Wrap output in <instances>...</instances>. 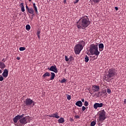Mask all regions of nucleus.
Masks as SVG:
<instances>
[{
    "mask_svg": "<svg viewBox=\"0 0 126 126\" xmlns=\"http://www.w3.org/2000/svg\"><path fill=\"white\" fill-rule=\"evenodd\" d=\"M67 100H70L71 99V96L69 94H66Z\"/></svg>",
    "mask_w": 126,
    "mask_h": 126,
    "instance_id": "obj_30",
    "label": "nucleus"
},
{
    "mask_svg": "<svg viewBox=\"0 0 126 126\" xmlns=\"http://www.w3.org/2000/svg\"><path fill=\"white\" fill-rule=\"evenodd\" d=\"M89 52L92 56L95 55L98 57L100 55V52L98 50V45L96 44H92L90 46Z\"/></svg>",
    "mask_w": 126,
    "mask_h": 126,
    "instance_id": "obj_2",
    "label": "nucleus"
},
{
    "mask_svg": "<svg viewBox=\"0 0 126 126\" xmlns=\"http://www.w3.org/2000/svg\"><path fill=\"white\" fill-rule=\"evenodd\" d=\"M28 12H29V13H30L31 14H33V15H35V14L34 13L35 11H34V9H33V8H30L28 10Z\"/></svg>",
    "mask_w": 126,
    "mask_h": 126,
    "instance_id": "obj_15",
    "label": "nucleus"
},
{
    "mask_svg": "<svg viewBox=\"0 0 126 126\" xmlns=\"http://www.w3.org/2000/svg\"><path fill=\"white\" fill-rule=\"evenodd\" d=\"M24 104L26 105V106H27L28 107H30L31 105H32V106H34L35 105V103H34V101L33 100L31 99V98H27L25 101H24Z\"/></svg>",
    "mask_w": 126,
    "mask_h": 126,
    "instance_id": "obj_6",
    "label": "nucleus"
},
{
    "mask_svg": "<svg viewBox=\"0 0 126 126\" xmlns=\"http://www.w3.org/2000/svg\"><path fill=\"white\" fill-rule=\"evenodd\" d=\"M82 110L83 111H84L85 110H86V107H85V106H82Z\"/></svg>",
    "mask_w": 126,
    "mask_h": 126,
    "instance_id": "obj_36",
    "label": "nucleus"
},
{
    "mask_svg": "<svg viewBox=\"0 0 126 126\" xmlns=\"http://www.w3.org/2000/svg\"><path fill=\"white\" fill-rule=\"evenodd\" d=\"M2 75L3 77H5V78H6V77L8 76V70H7V69H4L3 72L2 73Z\"/></svg>",
    "mask_w": 126,
    "mask_h": 126,
    "instance_id": "obj_12",
    "label": "nucleus"
},
{
    "mask_svg": "<svg viewBox=\"0 0 126 126\" xmlns=\"http://www.w3.org/2000/svg\"><path fill=\"white\" fill-rule=\"evenodd\" d=\"M51 75L50 80H54V79H55V77L56 76V74H55L54 72H51Z\"/></svg>",
    "mask_w": 126,
    "mask_h": 126,
    "instance_id": "obj_22",
    "label": "nucleus"
},
{
    "mask_svg": "<svg viewBox=\"0 0 126 126\" xmlns=\"http://www.w3.org/2000/svg\"><path fill=\"white\" fill-rule=\"evenodd\" d=\"M66 81V79H63L61 81V83H64Z\"/></svg>",
    "mask_w": 126,
    "mask_h": 126,
    "instance_id": "obj_32",
    "label": "nucleus"
},
{
    "mask_svg": "<svg viewBox=\"0 0 126 126\" xmlns=\"http://www.w3.org/2000/svg\"><path fill=\"white\" fill-rule=\"evenodd\" d=\"M30 121H31V117L26 116L23 118H21L19 122L21 125H26V124L30 123Z\"/></svg>",
    "mask_w": 126,
    "mask_h": 126,
    "instance_id": "obj_5",
    "label": "nucleus"
},
{
    "mask_svg": "<svg viewBox=\"0 0 126 126\" xmlns=\"http://www.w3.org/2000/svg\"><path fill=\"white\" fill-rule=\"evenodd\" d=\"M19 118L20 119H22L23 117H24V114H22V115H18Z\"/></svg>",
    "mask_w": 126,
    "mask_h": 126,
    "instance_id": "obj_33",
    "label": "nucleus"
},
{
    "mask_svg": "<svg viewBox=\"0 0 126 126\" xmlns=\"http://www.w3.org/2000/svg\"><path fill=\"white\" fill-rule=\"evenodd\" d=\"M48 69L50 71H53L55 73H58V68H57V66L56 65L51 66L50 68H48Z\"/></svg>",
    "mask_w": 126,
    "mask_h": 126,
    "instance_id": "obj_8",
    "label": "nucleus"
},
{
    "mask_svg": "<svg viewBox=\"0 0 126 126\" xmlns=\"http://www.w3.org/2000/svg\"><path fill=\"white\" fill-rule=\"evenodd\" d=\"M107 92L108 94H111V90L110 89H107Z\"/></svg>",
    "mask_w": 126,
    "mask_h": 126,
    "instance_id": "obj_35",
    "label": "nucleus"
},
{
    "mask_svg": "<svg viewBox=\"0 0 126 126\" xmlns=\"http://www.w3.org/2000/svg\"><path fill=\"white\" fill-rule=\"evenodd\" d=\"M115 10H118V9H119V8H118V7H115Z\"/></svg>",
    "mask_w": 126,
    "mask_h": 126,
    "instance_id": "obj_43",
    "label": "nucleus"
},
{
    "mask_svg": "<svg viewBox=\"0 0 126 126\" xmlns=\"http://www.w3.org/2000/svg\"><path fill=\"white\" fill-rule=\"evenodd\" d=\"M19 120H20V118L19 117L18 115L16 116L15 117L13 118V122L14 123H16L18 122Z\"/></svg>",
    "mask_w": 126,
    "mask_h": 126,
    "instance_id": "obj_19",
    "label": "nucleus"
},
{
    "mask_svg": "<svg viewBox=\"0 0 126 126\" xmlns=\"http://www.w3.org/2000/svg\"><path fill=\"white\" fill-rule=\"evenodd\" d=\"M90 25V21L87 16H83L77 22V27L79 29H86Z\"/></svg>",
    "mask_w": 126,
    "mask_h": 126,
    "instance_id": "obj_1",
    "label": "nucleus"
},
{
    "mask_svg": "<svg viewBox=\"0 0 126 126\" xmlns=\"http://www.w3.org/2000/svg\"><path fill=\"white\" fill-rule=\"evenodd\" d=\"M95 125H96V121H93L91 123V126H95Z\"/></svg>",
    "mask_w": 126,
    "mask_h": 126,
    "instance_id": "obj_27",
    "label": "nucleus"
},
{
    "mask_svg": "<svg viewBox=\"0 0 126 126\" xmlns=\"http://www.w3.org/2000/svg\"><path fill=\"white\" fill-rule=\"evenodd\" d=\"M124 104H126V99H124Z\"/></svg>",
    "mask_w": 126,
    "mask_h": 126,
    "instance_id": "obj_44",
    "label": "nucleus"
},
{
    "mask_svg": "<svg viewBox=\"0 0 126 126\" xmlns=\"http://www.w3.org/2000/svg\"><path fill=\"white\" fill-rule=\"evenodd\" d=\"M82 50H83V47H81V46H80L78 44H76L74 46V51L75 55H79V54H80V52L82 51Z\"/></svg>",
    "mask_w": 126,
    "mask_h": 126,
    "instance_id": "obj_7",
    "label": "nucleus"
},
{
    "mask_svg": "<svg viewBox=\"0 0 126 126\" xmlns=\"http://www.w3.org/2000/svg\"><path fill=\"white\" fill-rule=\"evenodd\" d=\"M65 61L66 62H68V61H69V58H67V56H65Z\"/></svg>",
    "mask_w": 126,
    "mask_h": 126,
    "instance_id": "obj_34",
    "label": "nucleus"
},
{
    "mask_svg": "<svg viewBox=\"0 0 126 126\" xmlns=\"http://www.w3.org/2000/svg\"><path fill=\"white\" fill-rule=\"evenodd\" d=\"M92 88L94 91V92H97V91H99V90H100V88L98 86L94 85L93 86Z\"/></svg>",
    "mask_w": 126,
    "mask_h": 126,
    "instance_id": "obj_13",
    "label": "nucleus"
},
{
    "mask_svg": "<svg viewBox=\"0 0 126 126\" xmlns=\"http://www.w3.org/2000/svg\"><path fill=\"white\" fill-rule=\"evenodd\" d=\"M26 30H27L28 31H29V30H30V29H31V27L30 26V25H27L26 26Z\"/></svg>",
    "mask_w": 126,
    "mask_h": 126,
    "instance_id": "obj_26",
    "label": "nucleus"
},
{
    "mask_svg": "<svg viewBox=\"0 0 126 126\" xmlns=\"http://www.w3.org/2000/svg\"><path fill=\"white\" fill-rule=\"evenodd\" d=\"M85 63H88V62H89V57H88V56L87 55L85 56Z\"/></svg>",
    "mask_w": 126,
    "mask_h": 126,
    "instance_id": "obj_25",
    "label": "nucleus"
},
{
    "mask_svg": "<svg viewBox=\"0 0 126 126\" xmlns=\"http://www.w3.org/2000/svg\"><path fill=\"white\" fill-rule=\"evenodd\" d=\"M63 2L64 3H66V0H64Z\"/></svg>",
    "mask_w": 126,
    "mask_h": 126,
    "instance_id": "obj_46",
    "label": "nucleus"
},
{
    "mask_svg": "<svg viewBox=\"0 0 126 126\" xmlns=\"http://www.w3.org/2000/svg\"><path fill=\"white\" fill-rule=\"evenodd\" d=\"M59 124H63L64 123V118H61L58 120Z\"/></svg>",
    "mask_w": 126,
    "mask_h": 126,
    "instance_id": "obj_21",
    "label": "nucleus"
},
{
    "mask_svg": "<svg viewBox=\"0 0 126 126\" xmlns=\"http://www.w3.org/2000/svg\"><path fill=\"white\" fill-rule=\"evenodd\" d=\"M81 101H82V102H84V98L82 99Z\"/></svg>",
    "mask_w": 126,
    "mask_h": 126,
    "instance_id": "obj_48",
    "label": "nucleus"
},
{
    "mask_svg": "<svg viewBox=\"0 0 126 126\" xmlns=\"http://www.w3.org/2000/svg\"><path fill=\"white\" fill-rule=\"evenodd\" d=\"M5 62H6V60L5 59H3L2 60V63H5Z\"/></svg>",
    "mask_w": 126,
    "mask_h": 126,
    "instance_id": "obj_39",
    "label": "nucleus"
},
{
    "mask_svg": "<svg viewBox=\"0 0 126 126\" xmlns=\"http://www.w3.org/2000/svg\"><path fill=\"white\" fill-rule=\"evenodd\" d=\"M79 118H80V117H79V116L77 115L75 116V119H79Z\"/></svg>",
    "mask_w": 126,
    "mask_h": 126,
    "instance_id": "obj_41",
    "label": "nucleus"
},
{
    "mask_svg": "<svg viewBox=\"0 0 126 126\" xmlns=\"http://www.w3.org/2000/svg\"><path fill=\"white\" fill-rule=\"evenodd\" d=\"M50 75H51V74H50V73L49 72H46L43 75L42 77L43 78H46V77H50Z\"/></svg>",
    "mask_w": 126,
    "mask_h": 126,
    "instance_id": "obj_17",
    "label": "nucleus"
},
{
    "mask_svg": "<svg viewBox=\"0 0 126 126\" xmlns=\"http://www.w3.org/2000/svg\"><path fill=\"white\" fill-rule=\"evenodd\" d=\"M98 116L99 122L102 123L103 121H105L106 119V111L104 110L100 111L98 113Z\"/></svg>",
    "mask_w": 126,
    "mask_h": 126,
    "instance_id": "obj_4",
    "label": "nucleus"
},
{
    "mask_svg": "<svg viewBox=\"0 0 126 126\" xmlns=\"http://www.w3.org/2000/svg\"><path fill=\"white\" fill-rule=\"evenodd\" d=\"M1 72H2V71H1V70L0 69V73H1Z\"/></svg>",
    "mask_w": 126,
    "mask_h": 126,
    "instance_id": "obj_49",
    "label": "nucleus"
},
{
    "mask_svg": "<svg viewBox=\"0 0 126 126\" xmlns=\"http://www.w3.org/2000/svg\"><path fill=\"white\" fill-rule=\"evenodd\" d=\"M32 0H29V1H31Z\"/></svg>",
    "mask_w": 126,
    "mask_h": 126,
    "instance_id": "obj_50",
    "label": "nucleus"
},
{
    "mask_svg": "<svg viewBox=\"0 0 126 126\" xmlns=\"http://www.w3.org/2000/svg\"><path fill=\"white\" fill-rule=\"evenodd\" d=\"M71 121H72V119L71 118Z\"/></svg>",
    "mask_w": 126,
    "mask_h": 126,
    "instance_id": "obj_51",
    "label": "nucleus"
},
{
    "mask_svg": "<svg viewBox=\"0 0 126 126\" xmlns=\"http://www.w3.org/2000/svg\"><path fill=\"white\" fill-rule=\"evenodd\" d=\"M19 50L21 51H25V50H26V48L23 47H21L19 48Z\"/></svg>",
    "mask_w": 126,
    "mask_h": 126,
    "instance_id": "obj_28",
    "label": "nucleus"
},
{
    "mask_svg": "<svg viewBox=\"0 0 126 126\" xmlns=\"http://www.w3.org/2000/svg\"><path fill=\"white\" fill-rule=\"evenodd\" d=\"M58 115H59V113H58V112H56L50 115H47V117H50V118H55L56 119H60V116Z\"/></svg>",
    "mask_w": 126,
    "mask_h": 126,
    "instance_id": "obj_10",
    "label": "nucleus"
},
{
    "mask_svg": "<svg viewBox=\"0 0 126 126\" xmlns=\"http://www.w3.org/2000/svg\"><path fill=\"white\" fill-rule=\"evenodd\" d=\"M6 67V65L5 64H4V63H3V62H0V68H1V69H4V68H5Z\"/></svg>",
    "mask_w": 126,
    "mask_h": 126,
    "instance_id": "obj_16",
    "label": "nucleus"
},
{
    "mask_svg": "<svg viewBox=\"0 0 126 126\" xmlns=\"http://www.w3.org/2000/svg\"><path fill=\"white\" fill-rule=\"evenodd\" d=\"M74 60V59L73 58V57L71 55L70 56L69 60H70V61L71 62V61H73Z\"/></svg>",
    "mask_w": 126,
    "mask_h": 126,
    "instance_id": "obj_29",
    "label": "nucleus"
},
{
    "mask_svg": "<svg viewBox=\"0 0 126 126\" xmlns=\"http://www.w3.org/2000/svg\"><path fill=\"white\" fill-rule=\"evenodd\" d=\"M20 5L21 6V11L22 12H24L25 11V7H24V3H21Z\"/></svg>",
    "mask_w": 126,
    "mask_h": 126,
    "instance_id": "obj_20",
    "label": "nucleus"
},
{
    "mask_svg": "<svg viewBox=\"0 0 126 126\" xmlns=\"http://www.w3.org/2000/svg\"><path fill=\"white\" fill-rule=\"evenodd\" d=\"M118 73H117V70L116 69L114 68H110L108 71V74L106 75V78L107 79H110L113 76H115V75H117Z\"/></svg>",
    "mask_w": 126,
    "mask_h": 126,
    "instance_id": "obj_3",
    "label": "nucleus"
},
{
    "mask_svg": "<svg viewBox=\"0 0 126 126\" xmlns=\"http://www.w3.org/2000/svg\"><path fill=\"white\" fill-rule=\"evenodd\" d=\"M84 105L85 107H88V102H87V101H85Z\"/></svg>",
    "mask_w": 126,
    "mask_h": 126,
    "instance_id": "obj_31",
    "label": "nucleus"
},
{
    "mask_svg": "<svg viewBox=\"0 0 126 126\" xmlns=\"http://www.w3.org/2000/svg\"><path fill=\"white\" fill-rule=\"evenodd\" d=\"M78 1H79V0H76L74 1V3H77V2H78Z\"/></svg>",
    "mask_w": 126,
    "mask_h": 126,
    "instance_id": "obj_40",
    "label": "nucleus"
},
{
    "mask_svg": "<svg viewBox=\"0 0 126 126\" xmlns=\"http://www.w3.org/2000/svg\"><path fill=\"white\" fill-rule=\"evenodd\" d=\"M26 9H27V11H28L29 10V9L30 8H29V7H28V6L27 5V4H26Z\"/></svg>",
    "mask_w": 126,
    "mask_h": 126,
    "instance_id": "obj_38",
    "label": "nucleus"
},
{
    "mask_svg": "<svg viewBox=\"0 0 126 126\" xmlns=\"http://www.w3.org/2000/svg\"><path fill=\"white\" fill-rule=\"evenodd\" d=\"M75 105L77 106V107H82V102L79 100L76 102Z\"/></svg>",
    "mask_w": 126,
    "mask_h": 126,
    "instance_id": "obj_18",
    "label": "nucleus"
},
{
    "mask_svg": "<svg viewBox=\"0 0 126 126\" xmlns=\"http://www.w3.org/2000/svg\"><path fill=\"white\" fill-rule=\"evenodd\" d=\"M33 8L35 13H38V9H37V6H36V4L35 3H33Z\"/></svg>",
    "mask_w": 126,
    "mask_h": 126,
    "instance_id": "obj_23",
    "label": "nucleus"
},
{
    "mask_svg": "<svg viewBox=\"0 0 126 126\" xmlns=\"http://www.w3.org/2000/svg\"><path fill=\"white\" fill-rule=\"evenodd\" d=\"M17 60L18 61H20V58L17 57Z\"/></svg>",
    "mask_w": 126,
    "mask_h": 126,
    "instance_id": "obj_45",
    "label": "nucleus"
},
{
    "mask_svg": "<svg viewBox=\"0 0 126 126\" xmlns=\"http://www.w3.org/2000/svg\"><path fill=\"white\" fill-rule=\"evenodd\" d=\"M3 80V77L2 76H0V81H2Z\"/></svg>",
    "mask_w": 126,
    "mask_h": 126,
    "instance_id": "obj_37",
    "label": "nucleus"
},
{
    "mask_svg": "<svg viewBox=\"0 0 126 126\" xmlns=\"http://www.w3.org/2000/svg\"><path fill=\"white\" fill-rule=\"evenodd\" d=\"M86 44V43L85 42V40H80V41H79L78 44H77V45L83 48H84V46H85Z\"/></svg>",
    "mask_w": 126,
    "mask_h": 126,
    "instance_id": "obj_11",
    "label": "nucleus"
},
{
    "mask_svg": "<svg viewBox=\"0 0 126 126\" xmlns=\"http://www.w3.org/2000/svg\"><path fill=\"white\" fill-rule=\"evenodd\" d=\"M40 33H41V32L38 31V32H37L36 34H37V35H40Z\"/></svg>",
    "mask_w": 126,
    "mask_h": 126,
    "instance_id": "obj_42",
    "label": "nucleus"
},
{
    "mask_svg": "<svg viewBox=\"0 0 126 126\" xmlns=\"http://www.w3.org/2000/svg\"><path fill=\"white\" fill-rule=\"evenodd\" d=\"M103 107V103H95L94 105V108L95 110H97L98 108H102Z\"/></svg>",
    "mask_w": 126,
    "mask_h": 126,
    "instance_id": "obj_9",
    "label": "nucleus"
},
{
    "mask_svg": "<svg viewBox=\"0 0 126 126\" xmlns=\"http://www.w3.org/2000/svg\"><path fill=\"white\" fill-rule=\"evenodd\" d=\"M91 2H94L95 4L99 3L102 0H91Z\"/></svg>",
    "mask_w": 126,
    "mask_h": 126,
    "instance_id": "obj_24",
    "label": "nucleus"
},
{
    "mask_svg": "<svg viewBox=\"0 0 126 126\" xmlns=\"http://www.w3.org/2000/svg\"><path fill=\"white\" fill-rule=\"evenodd\" d=\"M98 48L99 52H102L104 50V44L103 43H100L98 45Z\"/></svg>",
    "mask_w": 126,
    "mask_h": 126,
    "instance_id": "obj_14",
    "label": "nucleus"
},
{
    "mask_svg": "<svg viewBox=\"0 0 126 126\" xmlns=\"http://www.w3.org/2000/svg\"><path fill=\"white\" fill-rule=\"evenodd\" d=\"M37 37H38V39H40V35H37Z\"/></svg>",
    "mask_w": 126,
    "mask_h": 126,
    "instance_id": "obj_47",
    "label": "nucleus"
}]
</instances>
